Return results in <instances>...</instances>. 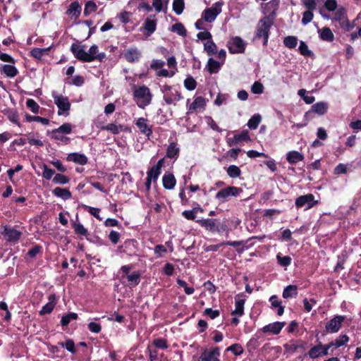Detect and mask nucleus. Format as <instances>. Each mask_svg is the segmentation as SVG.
Instances as JSON below:
<instances>
[{
	"instance_id": "nucleus-50",
	"label": "nucleus",
	"mask_w": 361,
	"mask_h": 361,
	"mask_svg": "<svg viewBox=\"0 0 361 361\" xmlns=\"http://www.w3.org/2000/svg\"><path fill=\"white\" fill-rule=\"evenodd\" d=\"M171 31L176 32L180 36H185L186 35V30L182 23H178L172 25Z\"/></svg>"
},
{
	"instance_id": "nucleus-26",
	"label": "nucleus",
	"mask_w": 361,
	"mask_h": 361,
	"mask_svg": "<svg viewBox=\"0 0 361 361\" xmlns=\"http://www.w3.org/2000/svg\"><path fill=\"white\" fill-rule=\"evenodd\" d=\"M163 186L167 190L173 189L176 185V178L172 173H165L162 178Z\"/></svg>"
},
{
	"instance_id": "nucleus-56",
	"label": "nucleus",
	"mask_w": 361,
	"mask_h": 361,
	"mask_svg": "<svg viewBox=\"0 0 361 361\" xmlns=\"http://www.w3.org/2000/svg\"><path fill=\"white\" fill-rule=\"evenodd\" d=\"M83 207L92 216L99 220H102V218L99 215L100 209L90 207L87 205H83Z\"/></svg>"
},
{
	"instance_id": "nucleus-60",
	"label": "nucleus",
	"mask_w": 361,
	"mask_h": 361,
	"mask_svg": "<svg viewBox=\"0 0 361 361\" xmlns=\"http://www.w3.org/2000/svg\"><path fill=\"white\" fill-rule=\"evenodd\" d=\"M27 106L32 111V112L37 114L39 111V106L32 99H28L26 101Z\"/></svg>"
},
{
	"instance_id": "nucleus-24",
	"label": "nucleus",
	"mask_w": 361,
	"mask_h": 361,
	"mask_svg": "<svg viewBox=\"0 0 361 361\" xmlns=\"http://www.w3.org/2000/svg\"><path fill=\"white\" fill-rule=\"evenodd\" d=\"M197 222L207 230L215 231L218 228L216 220L212 219H199Z\"/></svg>"
},
{
	"instance_id": "nucleus-44",
	"label": "nucleus",
	"mask_w": 361,
	"mask_h": 361,
	"mask_svg": "<svg viewBox=\"0 0 361 361\" xmlns=\"http://www.w3.org/2000/svg\"><path fill=\"white\" fill-rule=\"evenodd\" d=\"M303 345L295 342H290L284 345V348L286 353H293L298 350L299 348H302Z\"/></svg>"
},
{
	"instance_id": "nucleus-47",
	"label": "nucleus",
	"mask_w": 361,
	"mask_h": 361,
	"mask_svg": "<svg viewBox=\"0 0 361 361\" xmlns=\"http://www.w3.org/2000/svg\"><path fill=\"white\" fill-rule=\"evenodd\" d=\"M73 227L74 228V231L78 235L85 236L88 233L87 230L84 227V226L82 224L79 222L73 223Z\"/></svg>"
},
{
	"instance_id": "nucleus-48",
	"label": "nucleus",
	"mask_w": 361,
	"mask_h": 361,
	"mask_svg": "<svg viewBox=\"0 0 361 361\" xmlns=\"http://www.w3.org/2000/svg\"><path fill=\"white\" fill-rule=\"evenodd\" d=\"M97 4L92 1H89L85 4V8H84V14L85 16H88V15L92 13L93 12H95L97 11Z\"/></svg>"
},
{
	"instance_id": "nucleus-29",
	"label": "nucleus",
	"mask_w": 361,
	"mask_h": 361,
	"mask_svg": "<svg viewBox=\"0 0 361 361\" xmlns=\"http://www.w3.org/2000/svg\"><path fill=\"white\" fill-rule=\"evenodd\" d=\"M287 161L291 164H295L304 159V156L298 151H290L286 154Z\"/></svg>"
},
{
	"instance_id": "nucleus-31",
	"label": "nucleus",
	"mask_w": 361,
	"mask_h": 361,
	"mask_svg": "<svg viewBox=\"0 0 361 361\" xmlns=\"http://www.w3.org/2000/svg\"><path fill=\"white\" fill-rule=\"evenodd\" d=\"M320 38L326 42H332L334 39V35L332 31L329 27H323L318 30Z\"/></svg>"
},
{
	"instance_id": "nucleus-34",
	"label": "nucleus",
	"mask_w": 361,
	"mask_h": 361,
	"mask_svg": "<svg viewBox=\"0 0 361 361\" xmlns=\"http://www.w3.org/2000/svg\"><path fill=\"white\" fill-rule=\"evenodd\" d=\"M204 50L209 56H212L217 53V47L212 39L207 40L204 43Z\"/></svg>"
},
{
	"instance_id": "nucleus-6",
	"label": "nucleus",
	"mask_w": 361,
	"mask_h": 361,
	"mask_svg": "<svg viewBox=\"0 0 361 361\" xmlns=\"http://www.w3.org/2000/svg\"><path fill=\"white\" fill-rule=\"evenodd\" d=\"M246 43L240 37H234L228 42L227 47L231 54L243 53Z\"/></svg>"
},
{
	"instance_id": "nucleus-33",
	"label": "nucleus",
	"mask_w": 361,
	"mask_h": 361,
	"mask_svg": "<svg viewBox=\"0 0 361 361\" xmlns=\"http://www.w3.org/2000/svg\"><path fill=\"white\" fill-rule=\"evenodd\" d=\"M328 109V104L324 102H320L312 106V111L319 114H324Z\"/></svg>"
},
{
	"instance_id": "nucleus-43",
	"label": "nucleus",
	"mask_w": 361,
	"mask_h": 361,
	"mask_svg": "<svg viewBox=\"0 0 361 361\" xmlns=\"http://www.w3.org/2000/svg\"><path fill=\"white\" fill-rule=\"evenodd\" d=\"M126 278L128 280L129 286H135L140 282V274L138 272H133L129 275H127Z\"/></svg>"
},
{
	"instance_id": "nucleus-55",
	"label": "nucleus",
	"mask_w": 361,
	"mask_h": 361,
	"mask_svg": "<svg viewBox=\"0 0 361 361\" xmlns=\"http://www.w3.org/2000/svg\"><path fill=\"white\" fill-rule=\"evenodd\" d=\"M249 140L250 136L247 130H243L240 133L234 135V141H238V143L243 141H247Z\"/></svg>"
},
{
	"instance_id": "nucleus-64",
	"label": "nucleus",
	"mask_w": 361,
	"mask_h": 361,
	"mask_svg": "<svg viewBox=\"0 0 361 361\" xmlns=\"http://www.w3.org/2000/svg\"><path fill=\"white\" fill-rule=\"evenodd\" d=\"M88 329L91 332L98 334L101 331L102 326L99 324L92 322L88 324Z\"/></svg>"
},
{
	"instance_id": "nucleus-18",
	"label": "nucleus",
	"mask_w": 361,
	"mask_h": 361,
	"mask_svg": "<svg viewBox=\"0 0 361 361\" xmlns=\"http://www.w3.org/2000/svg\"><path fill=\"white\" fill-rule=\"evenodd\" d=\"M0 72L7 78H14L18 73V69L13 64H0Z\"/></svg>"
},
{
	"instance_id": "nucleus-58",
	"label": "nucleus",
	"mask_w": 361,
	"mask_h": 361,
	"mask_svg": "<svg viewBox=\"0 0 361 361\" xmlns=\"http://www.w3.org/2000/svg\"><path fill=\"white\" fill-rule=\"evenodd\" d=\"M197 85L196 81L192 77H188L184 80V86L188 90H193Z\"/></svg>"
},
{
	"instance_id": "nucleus-52",
	"label": "nucleus",
	"mask_w": 361,
	"mask_h": 361,
	"mask_svg": "<svg viewBox=\"0 0 361 361\" xmlns=\"http://www.w3.org/2000/svg\"><path fill=\"white\" fill-rule=\"evenodd\" d=\"M59 345L61 347H65L67 350L73 354L76 353L74 341L71 339L68 340L65 343L63 342H59Z\"/></svg>"
},
{
	"instance_id": "nucleus-10",
	"label": "nucleus",
	"mask_w": 361,
	"mask_h": 361,
	"mask_svg": "<svg viewBox=\"0 0 361 361\" xmlns=\"http://www.w3.org/2000/svg\"><path fill=\"white\" fill-rule=\"evenodd\" d=\"M330 348V345H322L321 343L313 346L308 352L309 356L312 359H316L321 356H325L329 355V350Z\"/></svg>"
},
{
	"instance_id": "nucleus-12",
	"label": "nucleus",
	"mask_w": 361,
	"mask_h": 361,
	"mask_svg": "<svg viewBox=\"0 0 361 361\" xmlns=\"http://www.w3.org/2000/svg\"><path fill=\"white\" fill-rule=\"evenodd\" d=\"M344 316L338 315L331 319L326 324V330L329 333H336L341 329L343 322L345 320Z\"/></svg>"
},
{
	"instance_id": "nucleus-35",
	"label": "nucleus",
	"mask_w": 361,
	"mask_h": 361,
	"mask_svg": "<svg viewBox=\"0 0 361 361\" xmlns=\"http://www.w3.org/2000/svg\"><path fill=\"white\" fill-rule=\"evenodd\" d=\"M298 295V287L295 285H289L283 291V297L289 298L295 297Z\"/></svg>"
},
{
	"instance_id": "nucleus-23",
	"label": "nucleus",
	"mask_w": 361,
	"mask_h": 361,
	"mask_svg": "<svg viewBox=\"0 0 361 361\" xmlns=\"http://www.w3.org/2000/svg\"><path fill=\"white\" fill-rule=\"evenodd\" d=\"M223 62L217 61L213 58H209L207 61L206 68L210 74L216 73L223 65Z\"/></svg>"
},
{
	"instance_id": "nucleus-20",
	"label": "nucleus",
	"mask_w": 361,
	"mask_h": 361,
	"mask_svg": "<svg viewBox=\"0 0 361 361\" xmlns=\"http://www.w3.org/2000/svg\"><path fill=\"white\" fill-rule=\"evenodd\" d=\"M161 173V170L153 166L152 169L147 171V177L145 183L147 190H149L151 187L152 181H156Z\"/></svg>"
},
{
	"instance_id": "nucleus-46",
	"label": "nucleus",
	"mask_w": 361,
	"mask_h": 361,
	"mask_svg": "<svg viewBox=\"0 0 361 361\" xmlns=\"http://www.w3.org/2000/svg\"><path fill=\"white\" fill-rule=\"evenodd\" d=\"M227 173L231 178H238L241 174L240 168L235 165H231L227 169Z\"/></svg>"
},
{
	"instance_id": "nucleus-11",
	"label": "nucleus",
	"mask_w": 361,
	"mask_h": 361,
	"mask_svg": "<svg viewBox=\"0 0 361 361\" xmlns=\"http://www.w3.org/2000/svg\"><path fill=\"white\" fill-rule=\"evenodd\" d=\"M333 19L335 21H338L340 24V26L345 30L348 31L352 28V26L350 25V22L346 17L345 11L343 8H339L335 13Z\"/></svg>"
},
{
	"instance_id": "nucleus-59",
	"label": "nucleus",
	"mask_w": 361,
	"mask_h": 361,
	"mask_svg": "<svg viewBox=\"0 0 361 361\" xmlns=\"http://www.w3.org/2000/svg\"><path fill=\"white\" fill-rule=\"evenodd\" d=\"M53 181L57 184L64 185L69 181V179L63 174L57 173L54 176Z\"/></svg>"
},
{
	"instance_id": "nucleus-57",
	"label": "nucleus",
	"mask_w": 361,
	"mask_h": 361,
	"mask_svg": "<svg viewBox=\"0 0 361 361\" xmlns=\"http://www.w3.org/2000/svg\"><path fill=\"white\" fill-rule=\"evenodd\" d=\"M226 350L231 351L235 355H240L243 353V347L238 343L229 346Z\"/></svg>"
},
{
	"instance_id": "nucleus-16",
	"label": "nucleus",
	"mask_w": 361,
	"mask_h": 361,
	"mask_svg": "<svg viewBox=\"0 0 361 361\" xmlns=\"http://www.w3.org/2000/svg\"><path fill=\"white\" fill-rule=\"evenodd\" d=\"M284 325V322H274L264 326L262 329V331L264 333H269L270 334L272 335H276L281 332Z\"/></svg>"
},
{
	"instance_id": "nucleus-39",
	"label": "nucleus",
	"mask_w": 361,
	"mask_h": 361,
	"mask_svg": "<svg viewBox=\"0 0 361 361\" xmlns=\"http://www.w3.org/2000/svg\"><path fill=\"white\" fill-rule=\"evenodd\" d=\"M179 149L174 142L170 143L166 150V157L169 158H176L178 156Z\"/></svg>"
},
{
	"instance_id": "nucleus-28",
	"label": "nucleus",
	"mask_w": 361,
	"mask_h": 361,
	"mask_svg": "<svg viewBox=\"0 0 361 361\" xmlns=\"http://www.w3.org/2000/svg\"><path fill=\"white\" fill-rule=\"evenodd\" d=\"M67 160L80 165H85L87 162V158L82 154L71 153L67 157Z\"/></svg>"
},
{
	"instance_id": "nucleus-61",
	"label": "nucleus",
	"mask_w": 361,
	"mask_h": 361,
	"mask_svg": "<svg viewBox=\"0 0 361 361\" xmlns=\"http://www.w3.org/2000/svg\"><path fill=\"white\" fill-rule=\"evenodd\" d=\"M177 283L179 286L183 287L184 288V291L187 295H191L194 293L195 290L193 288L188 287L185 281L181 279L177 280Z\"/></svg>"
},
{
	"instance_id": "nucleus-63",
	"label": "nucleus",
	"mask_w": 361,
	"mask_h": 361,
	"mask_svg": "<svg viewBox=\"0 0 361 361\" xmlns=\"http://www.w3.org/2000/svg\"><path fill=\"white\" fill-rule=\"evenodd\" d=\"M313 16H314V15L312 11H305L303 13V16L302 18V23L303 25H307V23H309L310 22H311L312 20Z\"/></svg>"
},
{
	"instance_id": "nucleus-2",
	"label": "nucleus",
	"mask_w": 361,
	"mask_h": 361,
	"mask_svg": "<svg viewBox=\"0 0 361 361\" xmlns=\"http://www.w3.org/2000/svg\"><path fill=\"white\" fill-rule=\"evenodd\" d=\"M161 90L163 93L164 99L168 105H176L183 98L179 91L171 86L164 85Z\"/></svg>"
},
{
	"instance_id": "nucleus-41",
	"label": "nucleus",
	"mask_w": 361,
	"mask_h": 361,
	"mask_svg": "<svg viewBox=\"0 0 361 361\" xmlns=\"http://www.w3.org/2000/svg\"><path fill=\"white\" fill-rule=\"evenodd\" d=\"M169 0H153L152 6L158 13L162 11L167 7Z\"/></svg>"
},
{
	"instance_id": "nucleus-45",
	"label": "nucleus",
	"mask_w": 361,
	"mask_h": 361,
	"mask_svg": "<svg viewBox=\"0 0 361 361\" xmlns=\"http://www.w3.org/2000/svg\"><path fill=\"white\" fill-rule=\"evenodd\" d=\"M283 44L286 47L293 49L298 44V39L294 36H288L284 38Z\"/></svg>"
},
{
	"instance_id": "nucleus-7",
	"label": "nucleus",
	"mask_w": 361,
	"mask_h": 361,
	"mask_svg": "<svg viewBox=\"0 0 361 361\" xmlns=\"http://www.w3.org/2000/svg\"><path fill=\"white\" fill-rule=\"evenodd\" d=\"M242 191L243 190L241 188L237 187H227L219 190L216 195V198L221 202H225L227 200L228 197H236L239 195L240 193L242 192Z\"/></svg>"
},
{
	"instance_id": "nucleus-37",
	"label": "nucleus",
	"mask_w": 361,
	"mask_h": 361,
	"mask_svg": "<svg viewBox=\"0 0 361 361\" xmlns=\"http://www.w3.org/2000/svg\"><path fill=\"white\" fill-rule=\"evenodd\" d=\"M348 341L349 338L347 335H341L335 341L329 343L328 345H330V348L332 346L338 348L347 343Z\"/></svg>"
},
{
	"instance_id": "nucleus-27",
	"label": "nucleus",
	"mask_w": 361,
	"mask_h": 361,
	"mask_svg": "<svg viewBox=\"0 0 361 361\" xmlns=\"http://www.w3.org/2000/svg\"><path fill=\"white\" fill-rule=\"evenodd\" d=\"M205 99L202 97H197L189 107V111H202L205 106Z\"/></svg>"
},
{
	"instance_id": "nucleus-15",
	"label": "nucleus",
	"mask_w": 361,
	"mask_h": 361,
	"mask_svg": "<svg viewBox=\"0 0 361 361\" xmlns=\"http://www.w3.org/2000/svg\"><path fill=\"white\" fill-rule=\"evenodd\" d=\"M71 50L77 59L83 62H87L89 60L87 57V52L85 50L83 46L73 44L71 47Z\"/></svg>"
},
{
	"instance_id": "nucleus-40",
	"label": "nucleus",
	"mask_w": 361,
	"mask_h": 361,
	"mask_svg": "<svg viewBox=\"0 0 361 361\" xmlns=\"http://www.w3.org/2000/svg\"><path fill=\"white\" fill-rule=\"evenodd\" d=\"M50 48H35L31 51V55L35 59H40L44 55L48 54Z\"/></svg>"
},
{
	"instance_id": "nucleus-62",
	"label": "nucleus",
	"mask_w": 361,
	"mask_h": 361,
	"mask_svg": "<svg viewBox=\"0 0 361 361\" xmlns=\"http://www.w3.org/2000/svg\"><path fill=\"white\" fill-rule=\"evenodd\" d=\"M251 91L253 94H262L264 91V86L259 82H255L251 86Z\"/></svg>"
},
{
	"instance_id": "nucleus-36",
	"label": "nucleus",
	"mask_w": 361,
	"mask_h": 361,
	"mask_svg": "<svg viewBox=\"0 0 361 361\" xmlns=\"http://www.w3.org/2000/svg\"><path fill=\"white\" fill-rule=\"evenodd\" d=\"M269 301L271 304L272 307H278L277 314L279 315H282L284 312V307L281 305V302L279 300V298L276 295H272Z\"/></svg>"
},
{
	"instance_id": "nucleus-42",
	"label": "nucleus",
	"mask_w": 361,
	"mask_h": 361,
	"mask_svg": "<svg viewBox=\"0 0 361 361\" xmlns=\"http://www.w3.org/2000/svg\"><path fill=\"white\" fill-rule=\"evenodd\" d=\"M172 7L177 15H180L185 8L184 0H173Z\"/></svg>"
},
{
	"instance_id": "nucleus-19",
	"label": "nucleus",
	"mask_w": 361,
	"mask_h": 361,
	"mask_svg": "<svg viewBox=\"0 0 361 361\" xmlns=\"http://www.w3.org/2000/svg\"><path fill=\"white\" fill-rule=\"evenodd\" d=\"M135 125L147 137L152 135V128L149 126L148 121L146 118H139L136 121Z\"/></svg>"
},
{
	"instance_id": "nucleus-1",
	"label": "nucleus",
	"mask_w": 361,
	"mask_h": 361,
	"mask_svg": "<svg viewBox=\"0 0 361 361\" xmlns=\"http://www.w3.org/2000/svg\"><path fill=\"white\" fill-rule=\"evenodd\" d=\"M132 90L134 100L139 108L145 109L151 104L153 95L149 87L145 85H134Z\"/></svg>"
},
{
	"instance_id": "nucleus-51",
	"label": "nucleus",
	"mask_w": 361,
	"mask_h": 361,
	"mask_svg": "<svg viewBox=\"0 0 361 361\" xmlns=\"http://www.w3.org/2000/svg\"><path fill=\"white\" fill-rule=\"evenodd\" d=\"M72 130V126L70 123H64L57 129L53 130L52 133H63L68 134Z\"/></svg>"
},
{
	"instance_id": "nucleus-21",
	"label": "nucleus",
	"mask_w": 361,
	"mask_h": 361,
	"mask_svg": "<svg viewBox=\"0 0 361 361\" xmlns=\"http://www.w3.org/2000/svg\"><path fill=\"white\" fill-rule=\"evenodd\" d=\"M123 56L128 62L133 63L139 60L141 54L138 49L130 48L124 52Z\"/></svg>"
},
{
	"instance_id": "nucleus-8",
	"label": "nucleus",
	"mask_w": 361,
	"mask_h": 361,
	"mask_svg": "<svg viewBox=\"0 0 361 361\" xmlns=\"http://www.w3.org/2000/svg\"><path fill=\"white\" fill-rule=\"evenodd\" d=\"M54 103L59 108V115L64 114V112H67L71 107L68 99L63 95L58 94L56 92L52 93Z\"/></svg>"
},
{
	"instance_id": "nucleus-3",
	"label": "nucleus",
	"mask_w": 361,
	"mask_h": 361,
	"mask_svg": "<svg viewBox=\"0 0 361 361\" xmlns=\"http://www.w3.org/2000/svg\"><path fill=\"white\" fill-rule=\"evenodd\" d=\"M224 4L221 1L215 2L212 7L205 9L202 13V18L208 23L215 20L217 16L221 13Z\"/></svg>"
},
{
	"instance_id": "nucleus-38",
	"label": "nucleus",
	"mask_w": 361,
	"mask_h": 361,
	"mask_svg": "<svg viewBox=\"0 0 361 361\" xmlns=\"http://www.w3.org/2000/svg\"><path fill=\"white\" fill-rule=\"evenodd\" d=\"M262 116L259 114H255L252 116L247 122V127L251 130L256 129L259 123L261 122Z\"/></svg>"
},
{
	"instance_id": "nucleus-4",
	"label": "nucleus",
	"mask_w": 361,
	"mask_h": 361,
	"mask_svg": "<svg viewBox=\"0 0 361 361\" xmlns=\"http://www.w3.org/2000/svg\"><path fill=\"white\" fill-rule=\"evenodd\" d=\"M272 22L268 17H264L261 19L257 25V37H263L264 39V44L268 41L269 32L271 26Z\"/></svg>"
},
{
	"instance_id": "nucleus-22",
	"label": "nucleus",
	"mask_w": 361,
	"mask_h": 361,
	"mask_svg": "<svg viewBox=\"0 0 361 361\" xmlns=\"http://www.w3.org/2000/svg\"><path fill=\"white\" fill-rule=\"evenodd\" d=\"M101 129L109 131L114 135H117L122 131H127L128 130L127 127L116 123H109L106 126H102Z\"/></svg>"
},
{
	"instance_id": "nucleus-53",
	"label": "nucleus",
	"mask_w": 361,
	"mask_h": 361,
	"mask_svg": "<svg viewBox=\"0 0 361 361\" xmlns=\"http://www.w3.org/2000/svg\"><path fill=\"white\" fill-rule=\"evenodd\" d=\"M25 118H26V121L28 122L37 121V122L41 123L42 124H43L44 126L48 125L49 122V121L47 118H42L40 116L26 115Z\"/></svg>"
},
{
	"instance_id": "nucleus-32",
	"label": "nucleus",
	"mask_w": 361,
	"mask_h": 361,
	"mask_svg": "<svg viewBox=\"0 0 361 361\" xmlns=\"http://www.w3.org/2000/svg\"><path fill=\"white\" fill-rule=\"evenodd\" d=\"M53 194L63 200H68L71 197V192L66 188H56L53 190Z\"/></svg>"
},
{
	"instance_id": "nucleus-30",
	"label": "nucleus",
	"mask_w": 361,
	"mask_h": 361,
	"mask_svg": "<svg viewBox=\"0 0 361 361\" xmlns=\"http://www.w3.org/2000/svg\"><path fill=\"white\" fill-rule=\"evenodd\" d=\"M245 299L236 298L235 309L232 312L233 316L241 317L244 313Z\"/></svg>"
},
{
	"instance_id": "nucleus-5",
	"label": "nucleus",
	"mask_w": 361,
	"mask_h": 361,
	"mask_svg": "<svg viewBox=\"0 0 361 361\" xmlns=\"http://www.w3.org/2000/svg\"><path fill=\"white\" fill-rule=\"evenodd\" d=\"M157 25V20L155 15H150L145 20L140 30L147 37L156 31Z\"/></svg>"
},
{
	"instance_id": "nucleus-54",
	"label": "nucleus",
	"mask_w": 361,
	"mask_h": 361,
	"mask_svg": "<svg viewBox=\"0 0 361 361\" xmlns=\"http://www.w3.org/2000/svg\"><path fill=\"white\" fill-rule=\"evenodd\" d=\"M279 264L282 267H288L290 264L292 259L289 256L282 257L280 254L276 256Z\"/></svg>"
},
{
	"instance_id": "nucleus-9",
	"label": "nucleus",
	"mask_w": 361,
	"mask_h": 361,
	"mask_svg": "<svg viewBox=\"0 0 361 361\" xmlns=\"http://www.w3.org/2000/svg\"><path fill=\"white\" fill-rule=\"evenodd\" d=\"M317 203L314 200V197L312 194H307L298 197L295 200V206L297 208L305 207V209L312 208Z\"/></svg>"
},
{
	"instance_id": "nucleus-13",
	"label": "nucleus",
	"mask_w": 361,
	"mask_h": 361,
	"mask_svg": "<svg viewBox=\"0 0 361 361\" xmlns=\"http://www.w3.org/2000/svg\"><path fill=\"white\" fill-rule=\"evenodd\" d=\"M4 238L11 243L17 242L21 236V232L11 227L5 226L4 231L1 232Z\"/></svg>"
},
{
	"instance_id": "nucleus-17",
	"label": "nucleus",
	"mask_w": 361,
	"mask_h": 361,
	"mask_svg": "<svg viewBox=\"0 0 361 361\" xmlns=\"http://www.w3.org/2000/svg\"><path fill=\"white\" fill-rule=\"evenodd\" d=\"M105 56L106 55L104 52L99 53L98 47L94 44L90 47L87 52V57L89 59L87 62H91L96 59L102 61V59L105 58Z\"/></svg>"
},
{
	"instance_id": "nucleus-49",
	"label": "nucleus",
	"mask_w": 361,
	"mask_h": 361,
	"mask_svg": "<svg viewBox=\"0 0 361 361\" xmlns=\"http://www.w3.org/2000/svg\"><path fill=\"white\" fill-rule=\"evenodd\" d=\"M78 318V314L75 312H71L66 315L62 317L61 324L62 326H67L71 321L75 320Z\"/></svg>"
},
{
	"instance_id": "nucleus-25",
	"label": "nucleus",
	"mask_w": 361,
	"mask_h": 361,
	"mask_svg": "<svg viewBox=\"0 0 361 361\" xmlns=\"http://www.w3.org/2000/svg\"><path fill=\"white\" fill-rule=\"evenodd\" d=\"M81 12V6L78 1L72 2L68 9L66 11V14L71 18H77L80 16Z\"/></svg>"
},
{
	"instance_id": "nucleus-14",
	"label": "nucleus",
	"mask_w": 361,
	"mask_h": 361,
	"mask_svg": "<svg viewBox=\"0 0 361 361\" xmlns=\"http://www.w3.org/2000/svg\"><path fill=\"white\" fill-rule=\"evenodd\" d=\"M219 348L216 347L211 350H204L200 356L198 361H219Z\"/></svg>"
}]
</instances>
